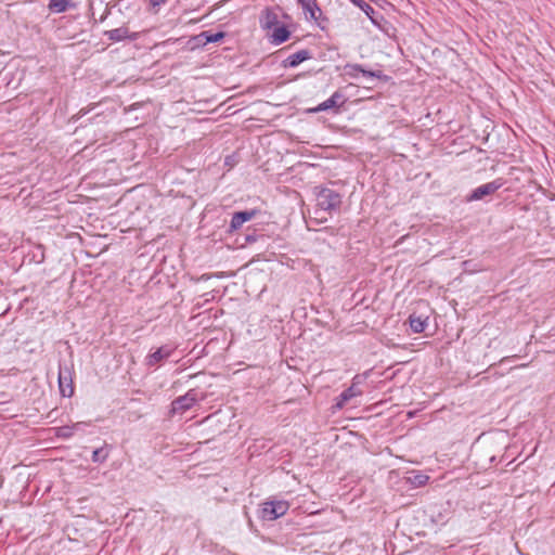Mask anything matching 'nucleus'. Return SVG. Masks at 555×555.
I'll return each mask as SVG.
<instances>
[{"mask_svg":"<svg viewBox=\"0 0 555 555\" xmlns=\"http://www.w3.org/2000/svg\"><path fill=\"white\" fill-rule=\"evenodd\" d=\"M289 503L284 500H269L261 504L260 518L262 520H275L284 516L289 509Z\"/></svg>","mask_w":555,"mask_h":555,"instance_id":"f257e3e1","label":"nucleus"},{"mask_svg":"<svg viewBox=\"0 0 555 555\" xmlns=\"http://www.w3.org/2000/svg\"><path fill=\"white\" fill-rule=\"evenodd\" d=\"M341 204L340 195L330 189H323L318 195V205L323 210L337 209Z\"/></svg>","mask_w":555,"mask_h":555,"instance_id":"f03ea898","label":"nucleus"},{"mask_svg":"<svg viewBox=\"0 0 555 555\" xmlns=\"http://www.w3.org/2000/svg\"><path fill=\"white\" fill-rule=\"evenodd\" d=\"M503 185V182L501 179L491 181L489 183L482 184L478 188H476L472 194L468 196L467 201H479L482 199L485 196L493 194L495 191H498Z\"/></svg>","mask_w":555,"mask_h":555,"instance_id":"7ed1b4c3","label":"nucleus"},{"mask_svg":"<svg viewBox=\"0 0 555 555\" xmlns=\"http://www.w3.org/2000/svg\"><path fill=\"white\" fill-rule=\"evenodd\" d=\"M197 401V393L194 390L188 391L184 396L179 397L172 402L175 412H184L191 409Z\"/></svg>","mask_w":555,"mask_h":555,"instance_id":"20e7f679","label":"nucleus"},{"mask_svg":"<svg viewBox=\"0 0 555 555\" xmlns=\"http://www.w3.org/2000/svg\"><path fill=\"white\" fill-rule=\"evenodd\" d=\"M298 3L307 17L319 23V20L322 16V10L315 0H298Z\"/></svg>","mask_w":555,"mask_h":555,"instance_id":"39448f33","label":"nucleus"},{"mask_svg":"<svg viewBox=\"0 0 555 555\" xmlns=\"http://www.w3.org/2000/svg\"><path fill=\"white\" fill-rule=\"evenodd\" d=\"M344 95L339 91H336L330 99L320 103L315 108H312L311 112L318 113L334 107H340L344 104Z\"/></svg>","mask_w":555,"mask_h":555,"instance_id":"423d86ee","label":"nucleus"},{"mask_svg":"<svg viewBox=\"0 0 555 555\" xmlns=\"http://www.w3.org/2000/svg\"><path fill=\"white\" fill-rule=\"evenodd\" d=\"M259 22L263 30H269L279 23L278 13L271 8H266L261 12Z\"/></svg>","mask_w":555,"mask_h":555,"instance_id":"0eeeda50","label":"nucleus"},{"mask_svg":"<svg viewBox=\"0 0 555 555\" xmlns=\"http://www.w3.org/2000/svg\"><path fill=\"white\" fill-rule=\"evenodd\" d=\"M358 379H359V376H356L353 378L352 385L348 389H346L345 391H343L340 393L339 400L337 402V406L338 408H341L350 399H352L354 397H358V396H360L362 393L361 390L358 387V384L360 383Z\"/></svg>","mask_w":555,"mask_h":555,"instance_id":"6e6552de","label":"nucleus"},{"mask_svg":"<svg viewBox=\"0 0 555 555\" xmlns=\"http://www.w3.org/2000/svg\"><path fill=\"white\" fill-rule=\"evenodd\" d=\"M105 35L112 41H121L125 39H137V37H138L137 34L131 35L129 33L128 28H126V27L111 29V30L106 31Z\"/></svg>","mask_w":555,"mask_h":555,"instance_id":"1a4fd4ad","label":"nucleus"},{"mask_svg":"<svg viewBox=\"0 0 555 555\" xmlns=\"http://www.w3.org/2000/svg\"><path fill=\"white\" fill-rule=\"evenodd\" d=\"M428 317L412 313L409 317L410 327L414 333H423L427 326Z\"/></svg>","mask_w":555,"mask_h":555,"instance_id":"9d476101","label":"nucleus"},{"mask_svg":"<svg viewBox=\"0 0 555 555\" xmlns=\"http://www.w3.org/2000/svg\"><path fill=\"white\" fill-rule=\"evenodd\" d=\"M171 354V350L160 347L156 351L150 353L146 358V363L150 366L158 364L164 359H167Z\"/></svg>","mask_w":555,"mask_h":555,"instance_id":"9b49d317","label":"nucleus"},{"mask_svg":"<svg viewBox=\"0 0 555 555\" xmlns=\"http://www.w3.org/2000/svg\"><path fill=\"white\" fill-rule=\"evenodd\" d=\"M74 7L73 0H50L48 4L49 11L52 13H63Z\"/></svg>","mask_w":555,"mask_h":555,"instance_id":"f8f14e48","label":"nucleus"},{"mask_svg":"<svg viewBox=\"0 0 555 555\" xmlns=\"http://www.w3.org/2000/svg\"><path fill=\"white\" fill-rule=\"evenodd\" d=\"M289 36L291 33L285 26L276 27L270 36V41L273 44H281L287 41Z\"/></svg>","mask_w":555,"mask_h":555,"instance_id":"ddd939ff","label":"nucleus"},{"mask_svg":"<svg viewBox=\"0 0 555 555\" xmlns=\"http://www.w3.org/2000/svg\"><path fill=\"white\" fill-rule=\"evenodd\" d=\"M309 57H310V55H309L308 51H306V50L298 51V52L289 55L285 60V66L296 67L297 65H299L304 61L308 60Z\"/></svg>","mask_w":555,"mask_h":555,"instance_id":"4468645a","label":"nucleus"},{"mask_svg":"<svg viewBox=\"0 0 555 555\" xmlns=\"http://www.w3.org/2000/svg\"><path fill=\"white\" fill-rule=\"evenodd\" d=\"M258 210L257 209H251L249 211H238L236 212L238 215V217L241 218V220L243 221V223L251 220L254 217H256L258 215Z\"/></svg>","mask_w":555,"mask_h":555,"instance_id":"2eb2a0df","label":"nucleus"},{"mask_svg":"<svg viewBox=\"0 0 555 555\" xmlns=\"http://www.w3.org/2000/svg\"><path fill=\"white\" fill-rule=\"evenodd\" d=\"M350 1L353 4H356L357 7H359L362 11H364L367 15H370V13L374 12V9L364 0H350Z\"/></svg>","mask_w":555,"mask_h":555,"instance_id":"dca6fc26","label":"nucleus"},{"mask_svg":"<svg viewBox=\"0 0 555 555\" xmlns=\"http://www.w3.org/2000/svg\"><path fill=\"white\" fill-rule=\"evenodd\" d=\"M243 224H244L243 221L241 220L238 215L235 212L232 216V219H231V222H230V230L232 232H234V231L238 230Z\"/></svg>","mask_w":555,"mask_h":555,"instance_id":"f3484780","label":"nucleus"},{"mask_svg":"<svg viewBox=\"0 0 555 555\" xmlns=\"http://www.w3.org/2000/svg\"><path fill=\"white\" fill-rule=\"evenodd\" d=\"M203 36L206 37V41L207 42H218V41H220L224 37V34L223 33H217V34H214V35H207L206 33H204Z\"/></svg>","mask_w":555,"mask_h":555,"instance_id":"a211bd4d","label":"nucleus"},{"mask_svg":"<svg viewBox=\"0 0 555 555\" xmlns=\"http://www.w3.org/2000/svg\"><path fill=\"white\" fill-rule=\"evenodd\" d=\"M168 0H150V5L154 13H157L158 8L164 5Z\"/></svg>","mask_w":555,"mask_h":555,"instance_id":"6ab92c4d","label":"nucleus"},{"mask_svg":"<svg viewBox=\"0 0 555 555\" xmlns=\"http://www.w3.org/2000/svg\"><path fill=\"white\" fill-rule=\"evenodd\" d=\"M102 449H96L93 451V454H92V461L93 462H99V461H103L106 459V454H104L102 457H101V453H102Z\"/></svg>","mask_w":555,"mask_h":555,"instance_id":"aec40b11","label":"nucleus"},{"mask_svg":"<svg viewBox=\"0 0 555 555\" xmlns=\"http://www.w3.org/2000/svg\"><path fill=\"white\" fill-rule=\"evenodd\" d=\"M362 73H363L364 75H369V76H373V75H374L373 73H367L366 70H362Z\"/></svg>","mask_w":555,"mask_h":555,"instance_id":"412c9836","label":"nucleus"}]
</instances>
